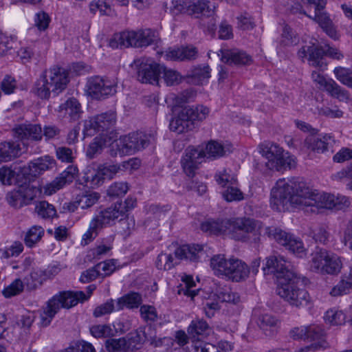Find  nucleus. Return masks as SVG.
<instances>
[{"label": "nucleus", "instance_id": "864d4df0", "mask_svg": "<svg viewBox=\"0 0 352 352\" xmlns=\"http://www.w3.org/2000/svg\"><path fill=\"white\" fill-rule=\"evenodd\" d=\"M119 229L122 235L129 236L135 227V219L133 216L126 214V217L119 220Z\"/></svg>", "mask_w": 352, "mask_h": 352}, {"label": "nucleus", "instance_id": "338daca9", "mask_svg": "<svg viewBox=\"0 0 352 352\" xmlns=\"http://www.w3.org/2000/svg\"><path fill=\"white\" fill-rule=\"evenodd\" d=\"M99 274L102 278L110 276L116 269V261L113 259L107 260L96 265Z\"/></svg>", "mask_w": 352, "mask_h": 352}, {"label": "nucleus", "instance_id": "a878e982", "mask_svg": "<svg viewBox=\"0 0 352 352\" xmlns=\"http://www.w3.org/2000/svg\"><path fill=\"white\" fill-rule=\"evenodd\" d=\"M228 219L224 220H208L201 224V230L210 234H228L229 226L227 223Z\"/></svg>", "mask_w": 352, "mask_h": 352}, {"label": "nucleus", "instance_id": "2eb2a0df", "mask_svg": "<svg viewBox=\"0 0 352 352\" xmlns=\"http://www.w3.org/2000/svg\"><path fill=\"white\" fill-rule=\"evenodd\" d=\"M116 122L115 112L109 111L97 115L85 121L84 132L88 135H93L94 132L104 131L111 128Z\"/></svg>", "mask_w": 352, "mask_h": 352}, {"label": "nucleus", "instance_id": "1a4fd4ad", "mask_svg": "<svg viewBox=\"0 0 352 352\" xmlns=\"http://www.w3.org/2000/svg\"><path fill=\"white\" fill-rule=\"evenodd\" d=\"M229 235L238 241H246L250 234L254 236V241L259 240L260 231L258 222L250 218H232L228 219Z\"/></svg>", "mask_w": 352, "mask_h": 352}, {"label": "nucleus", "instance_id": "8fccbe9b", "mask_svg": "<svg viewBox=\"0 0 352 352\" xmlns=\"http://www.w3.org/2000/svg\"><path fill=\"white\" fill-rule=\"evenodd\" d=\"M216 182L223 188H227L231 185H236L237 179L233 175L230 174L226 170L216 173Z\"/></svg>", "mask_w": 352, "mask_h": 352}, {"label": "nucleus", "instance_id": "20e7f679", "mask_svg": "<svg viewBox=\"0 0 352 352\" xmlns=\"http://www.w3.org/2000/svg\"><path fill=\"white\" fill-rule=\"evenodd\" d=\"M68 72L63 67L54 66L45 70L34 82L32 92L41 100H47L51 93L58 94L69 82Z\"/></svg>", "mask_w": 352, "mask_h": 352}, {"label": "nucleus", "instance_id": "79ce46f5", "mask_svg": "<svg viewBox=\"0 0 352 352\" xmlns=\"http://www.w3.org/2000/svg\"><path fill=\"white\" fill-rule=\"evenodd\" d=\"M43 271H33L24 279L25 285L28 291H34L41 287L44 281Z\"/></svg>", "mask_w": 352, "mask_h": 352}, {"label": "nucleus", "instance_id": "3c124183", "mask_svg": "<svg viewBox=\"0 0 352 352\" xmlns=\"http://www.w3.org/2000/svg\"><path fill=\"white\" fill-rule=\"evenodd\" d=\"M176 263L173 261V257L170 254L162 252L157 258L156 267L160 270H169L172 269Z\"/></svg>", "mask_w": 352, "mask_h": 352}, {"label": "nucleus", "instance_id": "c9c22d12", "mask_svg": "<svg viewBox=\"0 0 352 352\" xmlns=\"http://www.w3.org/2000/svg\"><path fill=\"white\" fill-rule=\"evenodd\" d=\"M44 233L45 230L41 226H33L30 228L25 236L24 241L25 245L29 248L34 246L41 241Z\"/></svg>", "mask_w": 352, "mask_h": 352}, {"label": "nucleus", "instance_id": "bb28decb", "mask_svg": "<svg viewBox=\"0 0 352 352\" xmlns=\"http://www.w3.org/2000/svg\"><path fill=\"white\" fill-rule=\"evenodd\" d=\"M203 250V247L199 245H184L175 250V255L179 260H189L190 261H197L199 254Z\"/></svg>", "mask_w": 352, "mask_h": 352}, {"label": "nucleus", "instance_id": "6ab92c4d", "mask_svg": "<svg viewBox=\"0 0 352 352\" xmlns=\"http://www.w3.org/2000/svg\"><path fill=\"white\" fill-rule=\"evenodd\" d=\"M123 207L117 202L109 207L101 210L94 218L102 228L108 226H113L116 221L125 217Z\"/></svg>", "mask_w": 352, "mask_h": 352}, {"label": "nucleus", "instance_id": "4d7b16f0", "mask_svg": "<svg viewBox=\"0 0 352 352\" xmlns=\"http://www.w3.org/2000/svg\"><path fill=\"white\" fill-rule=\"evenodd\" d=\"M208 329V324L204 320H193L188 328V333L192 337L204 333Z\"/></svg>", "mask_w": 352, "mask_h": 352}, {"label": "nucleus", "instance_id": "ddd939ff", "mask_svg": "<svg viewBox=\"0 0 352 352\" xmlns=\"http://www.w3.org/2000/svg\"><path fill=\"white\" fill-rule=\"evenodd\" d=\"M120 170L116 164L101 165L98 168L89 166L86 168L82 179L87 186L94 188L101 186L106 179H111Z\"/></svg>", "mask_w": 352, "mask_h": 352}, {"label": "nucleus", "instance_id": "c03bdc74", "mask_svg": "<svg viewBox=\"0 0 352 352\" xmlns=\"http://www.w3.org/2000/svg\"><path fill=\"white\" fill-rule=\"evenodd\" d=\"M325 322L331 325H341L344 324L346 320L345 314L340 310L331 309L324 315Z\"/></svg>", "mask_w": 352, "mask_h": 352}, {"label": "nucleus", "instance_id": "5fc2aeb1", "mask_svg": "<svg viewBox=\"0 0 352 352\" xmlns=\"http://www.w3.org/2000/svg\"><path fill=\"white\" fill-rule=\"evenodd\" d=\"M141 318L146 322L151 323L157 320L158 314L155 307L143 305L140 309Z\"/></svg>", "mask_w": 352, "mask_h": 352}, {"label": "nucleus", "instance_id": "69168bd1", "mask_svg": "<svg viewBox=\"0 0 352 352\" xmlns=\"http://www.w3.org/2000/svg\"><path fill=\"white\" fill-rule=\"evenodd\" d=\"M352 289V283L347 280H342L330 292L332 296H339L346 294Z\"/></svg>", "mask_w": 352, "mask_h": 352}, {"label": "nucleus", "instance_id": "09e8293b", "mask_svg": "<svg viewBox=\"0 0 352 352\" xmlns=\"http://www.w3.org/2000/svg\"><path fill=\"white\" fill-rule=\"evenodd\" d=\"M90 332L97 338L113 336L117 332L109 324H96L90 327Z\"/></svg>", "mask_w": 352, "mask_h": 352}, {"label": "nucleus", "instance_id": "7ed1b4c3", "mask_svg": "<svg viewBox=\"0 0 352 352\" xmlns=\"http://www.w3.org/2000/svg\"><path fill=\"white\" fill-rule=\"evenodd\" d=\"M95 285L87 287V294L82 291H63L53 296L46 303L41 314V323L43 327L50 325L55 315L61 308L70 309L87 300L96 289Z\"/></svg>", "mask_w": 352, "mask_h": 352}, {"label": "nucleus", "instance_id": "680f3d73", "mask_svg": "<svg viewBox=\"0 0 352 352\" xmlns=\"http://www.w3.org/2000/svg\"><path fill=\"white\" fill-rule=\"evenodd\" d=\"M223 192V197L227 201H241L243 199V194L236 185H231L226 188Z\"/></svg>", "mask_w": 352, "mask_h": 352}, {"label": "nucleus", "instance_id": "f3484780", "mask_svg": "<svg viewBox=\"0 0 352 352\" xmlns=\"http://www.w3.org/2000/svg\"><path fill=\"white\" fill-rule=\"evenodd\" d=\"M206 157L203 149L188 147L181 160L182 166L184 173L189 177H193L198 166Z\"/></svg>", "mask_w": 352, "mask_h": 352}, {"label": "nucleus", "instance_id": "7c9ffc66", "mask_svg": "<svg viewBox=\"0 0 352 352\" xmlns=\"http://www.w3.org/2000/svg\"><path fill=\"white\" fill-rule=\"evenodd\" d=\"M54 164V160L49 156L44 158H38L32 161L29 164L30 174L36 177L43 172L52 168Z\"/></svg>", "mask_w": 352, "mask_h": 352}, {"label": "nucleus", "instance_id": "dca6fc26", "mask_svg": "<svg viewBox=\"0 0 352 352\" xmlns=\"http://www.w3.org/2000/svg\"><path fill=\"white\" fill-rule=\"evenodd\" d=\"M311 78L321 90L326 91L332 97L340 101H347L349 99L348 91L343 89L333 79H326L318 72H313Z\"/></svg>", "mask_w": 352, "mask_h": 352}, {"label": "nucleus", "instance_id": "cd10ccee", "mask_svg": "<svg viewBox=\"0 0 352 352\" xmlns=\"http://www.w3.org/2000/svg\"><path fill=\"white\" fill-rule=\"evenodd\" d=\"M21 153L20 145L13 142H3L0 143V162H10L19 156Z\"/></svg>", "mask_w": 352, "mask_h": 352}, {"label": "nucleus", "instance_id": "a18cd8bd", "mask_svg": "<svg viewBox=\"0 0 352 352\" xmlns=\"http://www.w3.org/2000/svg\"><path fill=\"white\" fill-rule=\"evenodd\" d=\"M336 79L342 85L352 88V70L343 67H336L333 70Z\"/></svg>", "mask_w": 352, "mask_h": 352}, {"label": "nucleus", "instance_id": "9b49d317", "mask_svg": "<svg viewBox=\"0 0 352 352\" xmlns=\"http://www.w3.org/2000/svg\"><path fill=\"white\" fill-rule=\"evenodd\" d=\"M136 71V78L142 83H157L162 73L161 65L147 58L135 59L131 64Z\"/></svg>", "mask_w": 352, "mask_h": 352}, {"label": "nucleus", "instance_id": "f257e3e1", "mask_svg": "<svg viewBox=\"0 0 352 352\" xmlns=\"http://www.w3.org/2000/svg\"><path fill=\"white\" fill-rule=\"evenodd\" d=\"M270 205L279 212L285 210L288 206L342 210L348 207L350 201L343 195L335 196L313 190L300 178H282L272 189Z\"/></svg>", "mask_w": 352, "mask_h": 352}, {"label": "nucleus", "instance_id": "c756f323", "mask_svg": "<svg viewBox=\"0 0 352 352\" xmlns=\"http://www.w3.org/2000/svg\"><path fill=\"white\" fill-rule=\"evenodd\" d=\"M230 258L227 259L224 254H216L210 259V267L217 276H224L226 278L229 272Z\"/></svg>", "mask_w": 352, "mask_h": 352}, {"label": "nucleus", "instance_id": "e2e57ef3", "mask_svg": "<svg viewBox=\"0 0 352 352\" xmlns=\"http://www.w3.org/2000/svg\"><path fill=\"white\" fill-rule=\"evenodd\" d=\"M90 11L95 14L99 12L101 15H109L111 9L105 0H96L92 1L89 5Z\"/></svg>", "mask_w": 352, "mask_h": 352}, {"label": "nucleus", "instance_id": "72a5a7b5", "mask_svg": "<svg viewBox=\"0 0 352 352\" xmlns=\"http://www.w3.org/2000/svg\"><path fill=\"white\" fill-rule=\"evenodd\" d=\"M328 252L320 250L312 254L311 270L317 273L324 274V265L327 262Z\"/></svg>", "mask_w": 352, "mask_h": 352}, {"label": "nucleus", "instance_id": "f704fd0d", "mask_svg": "<svg viewBox=\"0 0 352 352\" xmlns=\"http://www.w3.org/2000/svg\"><path fill=\"white\" fill-rule=\"evenodd\" d=\"M342 267V263L340 257L336 254L328 252L324 274H336L340 272Z\"/></svg>", "mask_w": 352, "mask_h": 352}, {"label": "nucleus", "instance_id": "6e6552de", "mask_svg": "<svg viewBox=\"0 0 352 352\" xmlns=\"http://www.w3.org/2000/svg\"><path fill=\"white\" fill-rule=\"evenodd\" d=\"M209 111L208 107L202 105L186 107L170 120V129L179 134L192 131L196 126V121L205 120Z\"/></svg>", "mask_w": 352, "mask_h": 352}, {"label": "nucleus", "instance_id": "6e6d98bb", "mask_svg": "<svg viewBox=\"0 0 352 352\" xmlns=\"http://www.w3.org/2000/svg\"><path fill=\"white\" fill-rule=\"evenodd\" d=\"M129 190L126 182H120L113 183L107 189V195L111 197L124 196Z\"/></svg>", "mask_w": 352, "mask_h": 352}, {"label": "nucleus", "instance_id": "c85d7f7f", "mask_svg": "<svg viewBox=\"0 0 352 352\" xmlns=\"http://www.w3.org/2000/svg\"><path fill=\"white\" fill-rule=\"evenodd\" d=\"M328 138L330 137L327 135L322 138L313 135H308L304 141V146L314 152L324 153L327 150Z\"/></svg>", "mask_w": 352, "mask_h": 352}, {"label": "nucleus", "instance_id": "a19ab883", "mask_svg": "<svg viewBox=\"0 0 352 352\" xmlns=\"http://www.w3.org/2000/svg\"><path fill=\"white\" fill-rule=\"evenodd\" d=\"M100 198V195L96 192H89L77 197V203L82 209L89 208L95 205Z\"/></svg>", "mask_w": 352, "mask_h": 352}, {"label": "nucleus", "instance_id": "393cba45", "mask_svg": "<svg viewBox=\"0 0 352 352\" xmlns=\"http://www.w3.org/2000/svg\"><path fill=\"white\" fill-rule=\"evenodd\" d=\"M215 6L209 1L199 0L196 2L190 1L189 15L199 18L201 16H211L214 14Z\"/></svg>", "mask_w": 352, "mask_h": 352}, {"label": "nucleus", "instance_id": "9d476101", "mask_svg": "<svg viewBox=\"0 0 352 352\" xmlns=\"http://www.w3.org/2000/svg\"><path fill=\"white\" fill-rule=\"evenodd\" d=\"M154 139V134L135 132L122 137L119 143H113L111 146L118 147L122 154H132L148 146Z\"/></svg>", "mask_w": 352, "mask_h": 352}, {"label": "nucleus", "instance_id": "ea45409f", "mask_svg": "<svg viewBox=\"0 0 352 352\" xmlns=\"http://www.w3.org/2000/svg\"><path fill=\"white\" fill-rule=\"evenodd\" d=\"M35 212L43 219H51L56 216L55 207L45 201L36 203Z\"/></svg>", "mask_w": 352, "mask_h": 352}, {"label": "nucleus", "instance_id": "0eeeda50", "mask_svg": "<svg viewBox=\"0 0 352 352\" xmlns=\"http://www.w3.org/2000/svg\"><path fill=\"white\" fill-rule=\"evenodd\" d=\"M158 39L157 33L151 29L124 31L114 34L109 41V45L112 48L143 47L157 43Z\"/></svg>", "mask_w": 352, "mask_h": 352}, {"label": "nucleus", "instance_id": "37998d69", "mask_svg": "<svg viewBox=\"0 0 352 352\" xmlns=\"http://www.w3.org/2000/svg\"><path fill=\"white\" fill-rule=\"evenodd\" d=\"M217 296L222 302L233 305H238L241 301L239 295L236 292H233L229 287L221 288L217 292Z\"/></svg>", "mask_w": 352, "mask_h": 352}, {"label": "nucleus", "instance_id": "774afa93", "mask_svg": "<svg viewBox=\"0 0 352 352\" xmlns=\"http://www.w3.org/2000/svg\"><path fill=\"white\" fill-rule=\"evenodd\" d=\"M104 142L100 138H95L91 142L87 149V155L89 158H94L96 155L101 153L103 149Z\"/></svg>", "mask_w": 352, "mask_h": 352}, {"label": "nucleus", "instance_id": "e433bc0d", "mask_svg": "<svg viewBox=\"0 0 352 352\" xmlns=\"http://www.w3.org/2000/svg\"><path fill=\"white\" fill-rule=\"evenodd\" d=\"M299 41L296 32L288 25H285L280 35L279 44L283 47H289L296 45Z\"/></svg>", "mask_w": 352, "mask_h": 352}, {"label": "nucleus", "instance_id": "58836bf2", "mask_svg": "<svg viewBox=\"0 0 352 352\" xmlns=\"http://www.w3.org/2000/svg\"><path fill=\"white\" fill-rule=\"evenodd\" d=\"M102 229L103 228L101 226L93 217L89 223L88 230L82 236L81 245H87L93 241Z\"/></svg>", "mask_w": 352, "mask_h": 352}, {"label": "nucleus", "instance_id": "bf43d9fd", "mask_svg": "<svg viewBox=\"0 0 352 352\" xmlns=\"http://www.w3.org/2000/svg\"><path fill=\"white\" fill-rule=\"evenodd\" d=\"M190 0H175L172 1L170 12L173 16L180 14L189 15Z\"/></svg>", "mask_w": 352, "mask_h": 352}, {"label": "nucleus", "instance_id": "2f4dec72", "mask_svg": "<svg viewBox=\"0 0 352 352\" xmlns=\"http://www.w3.org/2000/svg\"><path fill=\"white\" fill-rule=\"evenodd\" d=\"M142 296L136 292H131L119 298L116 301V309L121 310L124 307L129 309L138 308L142 303Z\"/></svg>", "mask_w": 352, "mask_h": 352}, {"label": "nucleus", "instance_id": "423d86ee", "mask_svg": "<svg viewBox=\"0 0 352 352\" xmlns=\"http://www.w3.org/2000/svg\"><path fill=\"white\" fill-rule=\"evenodd\" d=\"M289 334L294 340H302L311 343L299 349L298 352H311L328 347L324 331L316 324L294 327L290 329Z\"/></svg>", "mask_w": 352, "mask_h": 352}, {"label": "nucleus", "instance_id": "aec40b11", "mask_svg": "<svg viewBox=\"0 0 352 352\" xmlns=\"http://www.w3.org/2000/svg\"><path fill=\"white\" fill-rule=\"evenodd\" d=\"M78 168L75 166H69L66 170L60 174L54 181L44 186V193L47 195L56 192L67 184L73 182L78 174Z\"/></svg>", "mask_w": 352, "mask_h": 352}, {"label": "nucleus", "instance_id": "4468645a", "mask_svg": "<svg viewBox=\"0 0 352 352\" xmlns=\"http://www.w3.org/2000/svg\"><path fill=\"white\" fill-rule=\"evenodd\" d=\"M87 91L92 98L102 100L116 94V85L109 79L94 76L87 82Z\"/></svg>", "mask_w": 352, "mask_h": 352}, {"label": "nucleus", "instance_id": "f8f14e48", "mask_svg": "<svg viewBox=\"0 0 352 352\" xmlns=\"http://www.w3.org/2000/svg\"><path fill=\"white\" fill-rule=\"evenodd\" d=\"M265 234L269 238L274 239L296 256L302 258L306 255V249L304 247L303 243L294 235L275 227L267 228Z\"/></svg>", "mask_w": 352, "mask_h": 352}, {"label": "nucleus", "instance_id": "603ef678", "mask_svg": "<svg viewBox=\"0 0 352 352\" xmlns=\"http://www.w3.org/2000/svg\"><path fill=\"white\" fill-rule=\"evenodd\" d=\"M116 309V305H115V302L113 299H109L104 303H102L98 306H97L94 311L93 316L95 318H100L104 315H108L111 314Z\"/></svg>", "mask_w": 352, "mask_h": 352}, {"label": "nucleus", "instance_id": "f03ea898", "mask_svg": "<svg viewBox=\"0 0 352 352\" xmlns=\"http://www.w3.org/2000/svg\"><path fill=\"white\" fill-rule=\"evenodd\" d=\"M283 256H270L263 267L264 274H274L278 282L277 294L291 306L304 307L311 304L308 292L298 285V278Z\"/></svg>", "mask_w": 352, "mask_h": 352}, {"label": "nucleus", "instance_id": "4c0bfd02", "mask_svg": "<svg viewBox=\"0 0 352 352\" xmlns=\"http://www.w3.org/2000/svg\"><path fill=\"white\" fill-rule=\"evenodd\" d=\"M206 156L217 158L224 156L227 152H230L223 144L217 141H210L206 146Z\"/></svg>", "mask_w": 352, "mask_h": 352}, {"label": "nucleus", "instance_id": "b1692460", "mask_svg": "<svg viewBox=\"0 0 352 352\" xmlns=\"http://www.w3.org/2000/svg\"><path fill=\"white\" fill-rule=\"evenodd\" d=\"M229 272L228 278L234 281H241L248 278L250 270L241 260L235 258H230Z\"/></svg>", "mask_w": 352, "mask_h": 352}, {"label": "nucleus", "instance_id": "4be33fe9", "mask_svg": "<svg viewBox=\"0 0 352 352\" xmlns=\"http://www.w3.org/2000/svg\"><path fill=\"white\" fill-rule=\"evenodd\" d=\"M218 56H221L222 62L229 65H248L252 62V58L243 51L236 49H221Z\"/></svg>", "mask_w": 352, "mask_h": 352}, {"label": "nucleus", "instance_id": "0e129e2a", "mask_svg": "<svg viewBox=\"0 0 352 352\" xmlns=\"http://www.w3.org/2000/svg\"><path fill=\"white\" fill-rule=\"evenodd\" d=\"M6 199L10 206L16 208H20L25 205L19 189L9 192L6 195Z\"/></svg>", "mask_w": 352, "mask_h": 352}, {"label": "nucleus", "instance_id": "052dcab7", "mask_svg": "<svg viewBox=\"0 0 352 352\" xmlns=\"http://www.w3.org/2000/svg\"><path fill=\"white\" fill-rule=\"evenodd\" d=\"M161 74H163V78L168 86L175 85L179 82L181 76L178 72L171 69H167L163 65H161Z\"/></svg>", "mask_w": 352, "mask_h": 352}, {"label": "nucleus", "instance_id": "5701e85b", "mask_svg": "<svg viewBox=\"0 0 352 352\" xmlns=\"http://www.w3.org/2000/svg\"><path fill=\"white\" fill-rule=\"evenodd\" d=\"M58 112L60 116H62L70 122L78 120L82 113L80 102L74 98H69L64 103L61 104L59 106Z\"/></svg>", "mask_w": 352, "mask_h": 352}, {"label": "nucleus", "instance_id": "412c9836", "mask_svg": "<svg viewBox=\"0 0 352 352\" xmlns=\"http://www.w3.org/2000/svg\"><path fill=\"white\" fill-rule=\"evenodd\" d=\"M14 136L21 141L41 140L43 137V130L40 124H23L13 129Z\"/></svg>", "mask_w": 352, "mask_h": 352}, {"label": "nucleus", "instance_id": "a211bd4d", "mask_svg": "<svg viewBox=\"0 0 352 352\" xmlns=\"http://www.w3.org/2000/svg\"><path fill=\"white\" fill-rule=\"evenodd\" d=\"M324 53L325 50L323 47L312 44L302 46L298 50V55L302 59L308 56L310 65L324 69L327 65L324 59Z\"/></svg>", "mask_w": 352, "mask_h": 352}, {"label": "nucleus", "instance_id": "473e14b6", "mask_svg": "<svg viewBox=\"0 0 352 352\" xmlns=\"http://www.w3.org/2000/svg\"><path fill=\"white\" fill-rule=\"evenodd\" d=\"M278 320L269 314H264L258 318L257 324L266 336H272L278 324Z\"/></svg>", "mask_w": 352, "mask_h": 352}, {"label": "nucleus", "instance_id": "49530a36", "mask_svg": "<svg viewBox=\"0 0 352 352\" xmlns=\"http://www.w3.org/2000/svg\"><path fill=\"white\" fill-rule=\"evenodd\" d=\"M210 68L208 65H198L191 71V77L195 82L199 84L210 77Z\"/></svg>", "mask_w": 352, "mask_h": 352}, {"label": "nucleus", "instance_id": "de8ad7c7", "mask_svg": "<svg viewBox=\"0 0 352 352\" xmlns=\"http://www.w3.org/2000/svg\"><path fill=\"white\" fill-rule=\"evenodd\" d=\"M105 347L109 352H125L129 348L125 338L109 339L105 342Z\"/></svg>", "mask_w": 352, "mask_h": 352}, {"label": "nucleus", "instance_id": "13d9d810", "mask_svg": "<svg viewBox=\"0 0 352 352\" xmlns=\"http://www.w3.org/2000/svg\"><path fill=\"white\" fill-rule=\"evenodd\" d=\"M23 289V281L20 278H16L3 290V294L6 298H10L21 293Z\"/></svg>", "mask_w": 352, "mask_h": 352}, {"label": "nucleus", "instance_id": "39448f33", "mask_svg": "<svg viewBox=\"0 0 352 352\" xmlns=\"http://www.w3.org/2000/svg\"><path fill=\"white\" fill-rule=\"evenodd\" d=\"M258 151L267 160L265 165L271 170L283 171L296 167V157L288 152H285L284 149L275 142H261L258 146Z\"/></svg>", "mask_w": 352, "mask_h": 352}]
</instances>
